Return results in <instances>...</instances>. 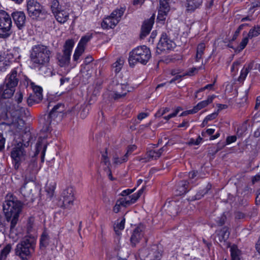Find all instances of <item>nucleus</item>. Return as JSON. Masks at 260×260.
I'll return each instance as SVG.
<instances>
[{
	"label": "nucleus",
	"mask_w": 260,
	"mask_h": 260,
	"mask_svg": "<svg viewBox=\"0 0 260 260\" xmlns=\"http://www.w3.org/2000/svg\"><path fill=\"white\" fill-rule=\"evenodd\" d=\"M15 24L19 29H22L25 25L26 16L22 11H15L11 14Z\"/></svg>",
	"instance_id": "2eb2a0df"
},
{
	"label": "nucleus",
	"mask_w": 260,
	"mask_h": 260,
	"mask_svg": "<svg viewBox=\"0 0 260 260\" xmlns=\"http://www.w3.org/2000/svg\"><path fill=\"white\" fill-rule=\"evenodd\" d=\"M12 22L11 16L6 11L0 10V38L6 39L11 35Z\"/></svg>",
	"instance_id": "0eeeda50"
},
{
	"label": "nucleus",
	"mask_w": 260,
	"mask_h": 260,
	"mask_svg": "<svg viewBox=\"0 0 260 260\" xmlns=\"http://www.w3.org/2000/svg\"><path fill=\"white\" fill-rule=\"evenodd\" d=\"M0 227L4 228L5 230L9 229L10 230V221H8L6 217H4L0 214Z\"/></svg>",
	"instance_id": "a19ab883"
},
{
	"label": "nucleus",
	"mask_w": 260,
	"mask_h": 260,
	"mask_svg": "<svg viewBox=\"0 0 260 260\" xmlns=\"http://www.w3.org/2000/svg\"><path fill=\"white\" fill-rule=\"evenodd\" d=\"M170 0H160V7L158 10H162L165 12H168L170 11L169 2Z\"/></svg>",
	"instance_id": "ea45409f"
},
{
	"label": "nucleus",
	"mask_w": 260,
	"mask_h": 260,
	"mask_svg": "<svg viewBox=\"0 0 260 260\" xmlns=\"http://www.w3.org/2000/svg\"><path fill=\"white\" fill-rule=\"evenodd\" d=\"M189 182L188 181L184 180L180 182V186L179 187L178 190L180 192V194H183L186 193L189 188Z\"/></svg>",
	"instance_id": "c9c22d12"
},
{
	"label": "nucleus",
	"mask_w": 260,
	"mask_h": 260,
	"mask_svg": "<svg viewBox=\"0 0 260 260\" xmlns=\"http://www.w3.org/2000/svg\"><path fill=\"white\" fill-rule=\"evenodd\" d=\"M213 86H214V83L207 84L204 87L201 88L198 90H197V93H199L200 92H202L206 89L212 90L213 88Z\"/></svg>",
	"instance_id": "13d9d810"
},
{
	"label": "nucleus",
	"mask_w": 260,
	"mask_h": 260,
	"mask_svg": "<svg viewBox=\"0 0 260 260\" xmlns=\"http://www.w3.org/2000/svg\"><path fill=\"white\" fill-rule=\"evenodd\" d=\"M260 34V25L254 26L253 28L250 29L248 36L250 39L256 37Z\"/></svg>",
	"instance_id": "58836bf2"
},
{
	"label": "nucleus",
	"mask_w": 260,
	"mask_h": 260,
	"mask_svg": "<svg viewBox=\"0 0 260 260\" xmlns=\"http://www.w3.org/2000/svg\"><path fill=\"white\" fill-rule=\"evenodd\" d=\"M23 203L11 194H7L3 204V210L8 221H10V232H13L18 222Z\"/></svg>",
	"instance_id": "f257e3e1"
},
{
	"label": "nucleus",
	"mask_w": 260,
	"mask_h": 260,
	"mask_svg": "<svg viewBox=\"0 0 260 260\" xmlns=\"http://www.w3.org/2000/svg\"><path fill=\"white\" fill-rule=\"evenodd\" d=\"M241 64V62L239 60H237L233 63L231 67V72H234L236 70H238V67Z\"/></svg>",
	"instance_id": "e2e57ef3"
},
{
	"label": "nucleus",
	"mask_w": 260,
	"mask_h": 260,
	"mask_svg": "<svg viewBox=\"0 0 260 260\" xmlns=\"http://www.w3.org/2000/svg\"><path fill=\"white\" fill-rule=\"evenodd\" d=\"M9 118L8 115V111L6 108H0V121L7 120ZM0 125H6L10 126L11 123H7L5 121H2L0 123Z\"/></svg>",
	"instance_id": "c756f323"
},
{
	"label": "nucleus",
	"mask_w": 260,
	"mask_h": 260,
	"mask_svg": "<svg viewBox=\"0 0 260 260\" xmlns=\"http://www.w3.org/2000/svg\"><path fill=\"white\" fill-rule=\"evenodd\" d=\"M34 186V181L26 180L25 178L24 183L20 188V192L24 197H29L31 194L32 188Z\"/></svg>",
	"instance_id": "412c9836"
},
{
	"label": "nucleus",
	"mask_w": 260,
	"mask_h": 260,
	"mask_svg": "<svg viewBox=\"0 0 260 260\" xmlns=\"http://www.w3.org/2000/svg\"><path fill=\"white\" fill-rule=\"evenodd\" d=\"M12 249V245L8 244L0 251V260H6Z\"/></svg>",
	"instance_id": "473e14b6"
},
{
	"label": "nucleus",
	"mask_w": 260,
	"mask_h": 260,
	"mask_svg": "<svg viewBox=\"0 0 260 260\" xmlns=\"http://www.w3.org/2000/svg\"><path fill=\"white\" fill-rule=\"evenodd\" d=\"M36 240L34 237H25L18 243L15 249V254L21 260H28L35 251Z\"/></svg>",
	"instance_id": "20e7f679"
},
{
	"label": "nucleus",
	"mask_w": 260,
	"mask_h": 260,
	"mask_svg": "<svg viewBox=\"0 0 260 260\" xmlns=\"http://www.w3.org/2000/svg\"><path fill=\"white\" fill-rule=\"evenodd\" d=\"M217 115H218L217 112H214V113L208 115L207 116H206L205 117V118L206 119V120L208 121H210L211 120L215 119L217 117Z\"/></svg>",
	"instance_id": "338daca9"
},
{
	"label": "nucleus",
	"mask_w": 260,
	"mask_h": 260,
	"mask_svg": "<svg viewBox=\"0 0 260 260\" xmlns=\"http://www.w3.org/2000/svg\"><path fill=\"white\" fill-rule=\"evenodd\" d=\"M135 189H136V188H134V189H127L123 190L120 194L122 196H125L128 195V194L132 193V192H133Z\"/></svg>",
	"instance_id": "774afa93"
},
{
	"label": "nucleus",
	"mask_w": 260,
	"mask_h": 260,
	"mask_svg": "<svg viewBox=\"0 0 260 260\" xmlns=\"http://www.w3.org/2000/svg\"><path fill=\"white\" fill-rule=\"evenodd\" d=\"M202 3L203 0H186L187 11H194L200 7Z\"/></svg>",
	"instance_id": "bb28decb"
},
{
	"label": "nucleus",
	"mask_w": 260,
	"mask_h": 260,
	"mask_svg": "<svg viewBox=\"0 0 260 260\" xmlns=\"http://www.w3.org/2000/svg\"><path fill=\"white\" fill-rule=\"evenodd\" d=\"M62 206L67 209H71L75 200L73 188L69 187L64 189L62 193Z\"/></svg>",
	"instance_id": "4468645a"
},
{
	"label": "nucleus",
	"mask_w": 260,
	"mask_h": 260,
	"mask_svg": "<svg viewBox=\"0 0 260 260\" xmlns=\"http://www.w3.org/2000/svg\"><path fill=\"white\" fill-rule=\"evenodd\" d=\"M85 49L83 48L77 46L76 48L74 55H73V60L75 61H78L80 57L82 55V54L84 53Z\"/></svg>",
	"instance_id": "79ce46f5"
},
{
	"label": "nucleus",
	"mask_w": 260,
	"mask_h": 260,
	"mask_svg": "<svg viewBox=\"0 0 260 260\" xmlns=\"http://www.w3.org/2000/svg\"><path fill=\"white\" fill-rule=\"evenodd\" d=\"M248 73H249V72L248 71H247L245 69V68H244L241 72L240 76H239V77L238 78V81H243L245 80V79L246 78Z\"/></svg>",
	"instance_id": "5fc2aeb1"
},
{
	"label": "nucleus",
	"mask_w": 260,
	"mask_h": 260,
	"mask_svg": "<svg viewBox=\"0 0 260 260\" xmlns=\"http://www.w3.org/2000/svg\"><path fill=\"white\" fill-rule=\"evenodd\" d=\"M17 72L16 69H13L11 74L8 75L5 82V85L7 87L15 88L18 83V79L17 78Z\"/></svg>",
	"instance_id": "6ab92c4d"
},
{
	"label": "nucleus",
	"mask_w": 260,
	"mask_h": 260,
	"mask_svg": "<svg viewBox=\"0 0 260 260\" xmlns=\"http://www.w3.org/2000/svg\"><path fill=\"white\" fill-rule=\"evenodd\" d=\"M217 240L219 242H223L226 248L230 246V244L226 242L230 235V228L226 226L223 227L220 231H217Z\"/></svg>",
	"instance_id": "a211bd4d"
},
{
	"label": "nucleus",
	"mask_w": 260,
	"mask_h": 260,
	"mask_svg": "<svg viewBox=\"0 0 260 260\" xmlns=\"http://www.w3.org/2000/svg\"><path fill=\"white\" fill-rule=\"evenodd\" d=\"M50 242V238L47 233L43 232L40 239V247L41 248H46L49 245Z\"/></svg>",
	"instance_id": "cd10ccee"
},
{
	"label": "nucleus",
	"mask_w": 260,
	"mask_h": 260,
	"mask_svg": "<svg viewBox=\"0 0 260 260\" xmlns=\"http://www.w3.org/2000/svg\"><path fill=\"white\" fill-rule=\"evenodd\" d=\"M237 140V137L236 136H229L226 138L225 145H229L235 142Z\"/></svg>",
	"instance_id": "bf43d9fd"
},
{
	"label": "nucleus",
	"mask_w": 260,
	"mask_h": 260,
	"mask_svg": "<svg viewBox=\"0 0 260 260\" xmlns=\"http://www.w3.org/2000/svg\"><path fill=\"white\" fill-rule=\"evenodd\" d=\"M47 148L46 142L45 140H42L39 138L36 144V150L35 155L41 153V157L42 161H44V157L45 154V151Z\"/></svg>",
	"instance_id": "4be33fe9"
},
{
	"label": "nucleus",
	"mask_w": 260,
	"mask_h": 260,
	"mask_svg": "<svg viewBox=\"0 0 260 260\" xmlns=\"http://www.w3.org/2000/svg\"><path fill=\"white\" fill-rule=\"evenodd\" d=\"M34 94H37L39 96H42V88L40 86H37L34 88Z\"/></svg>",
	"instance_id": "052dcab7"
},
{
	"label": "nucleus",
	"mask_w": 260,
	"mask_h": 260,
	"mask_svg": "<svg viewBox=\"0 0 260 260\" xmlns=\"http://www.w3.org/2000/svg\"><path fill=\"white\" fill-rule=\"evenodd\" d=\"M125 9L121 7L120 9L115 10L109 16V18L106 19L103 21L104 24L107 25L106 28L109 27L113 28L115 27L120 21L121 16L123 15Z\"/></svg>",
	"instance_id": "f8f14e48"
},
{
	"label": "nucleus",
	"mask_w": 260,
	"mask_h": 260,
	"mask_svg": "<svg viewBox=\"0 0 260 260\" xmlns=\"http://www.w3.org/2000/svg\"><path fill=\"white\" fill-rule=\"evenodd\" d=\"M146 156L148 161L150 160V159H156L159 157L157 154V151L153 150H150L147 151Z\"/></svg>",
	"instance_id": "c03bdc74"
},
{
	"label": "nucleus",
	"mask_w": 260,
	"mask_h": 260,
	"mask_svg": "<svg viewBox=\"0 0 260 260\" xmlns=\"http://www.w3.org/2000/svg\"><path fill=\"white\" fill-rule=\"evenodd\" d=\"M202 140V138L199 136L196 140L193 139H190L189 143V144H194L197 145L201 143Z\"/></svg>",
	"instance_id": "69168bd1"
},
{
	"label": "nucleus",
	"mask_w": 260,
	"mask_h": 260,
	"mask_svg": "<svg viewBox=\"0 0 260 260\" xmlns=\"http://www.w3.org/2000/svg\"><path fill=\"white\" fill-rule=\"evenodd\" d=\"M247 130V123L244 122L237 129V134L241 136Z\"/></svg>",
	"instance_id": "6e6d98bb"
},
{
	"label": "nucleus",
	"mask_w": 260,
	"mask_h": 260,
	"mask_svg": "<svg viewBox=\"0 0 260 260\" xmlns=\"http://www.w3.org/2000/svg\"><path fill=\"white\" fill-rule=\"evenodd\" d=\"M39 170L37 159L35 156H33L29 160L27 168L25 172V177L26 180L29 181H35L36 180V175Z\"/></svg>",
	"instance_id": "ddd939ff"
},
{
	"label": "nucleus",
	"mask_w": 260,
	"mask_h": 260,
	"mask_svg": "<svg viewBox=\"0 0 260 260\" xmlns=\"http://www.w3.org/2000/svg\"><path fill=\"white\" fill-rule=\"evenodd\" d=\"M201 68H202V67H200L198 68H192L189 69V71L186 73L185 74V75L192 76L193 75V73L195 71H197L199 70H200Z\"/></svg>",
	"instance_id": "0e129e2a"
},
{
	"label": "nucleus",
	"mask_w": 260,
	"mask_h": 260,
	"mask_svg": "<svg viewBox=\"0 0 260 260\" xmlns=\"http://www.w3.org/2000/svg\"><path fill=\"white\" fill-rule=\"evenodd\" d=\"M153 23L154 18L153 17H151L149 19L144 22L141 27V31L140 35L141 39H144L149 34Z\"/></svg>",
	"instance_id": "aec40b11"
},
{
	"label": "nucleus",
	"mask_w": 260,
	"mask_h": 260,
	"mask_svg": "<svg viewBox=\"0 0 260 260\" xmlns=\"http://www.w3.org/2000/svg\"><path fill=\"white\" fill-rule=\"evenodd\" d=\"M145 186H143L137 193H134L127 198H124L125 203L127 204V206L131 204L135 203L137 200L140 198L142 193L143 192Z\"/></svg>",
	"instance_id": "393cba45"
},
{
	"label": "nucleus",
	"mask_w": 260,
	"mask_h": 260,
	"mask_svg": "<svg viewBox=\"0 0 260 260\" xmlns=\"http://www.w3.org/2000/svg\"><path fill=\"white\" fill-rule=\"evenodd\" d=\"M226 219V216L225 215L224 213H223L220 217L217 218L216 223L217 225L218 226L223 225L225 223Z\"/></svg>",
	"instance_id": "3c124183"
},
{
	"label": "nucleus",
	"mask_w": 260,
	"mask_h": 260,
	"mask_svg": "<svg viewBox=\"0 0 260 260\" xmlns=\"http://www.w3.org/2000/svg\"><path fill=\"white\" fill-rule=\"evenodd\" d=\"M27 10L28 16L31 19L36 20L45 19L48 14L44 7L35 0H29L27 1Z\"/></svg>",
	"instance_id": "39448f33"
},
{
	"label": "nucleus",
	"mask_w": 260,
	"mask_h": 260,
	"mask_svg": "<svg viewBox=\"0 0 260 260\" xmlns=\"http://www.w3.org/2000/svg\"><path fill=\"white\" fill-rule=\"evenodd\" d=\"M42 96H39L37 94H30L27 98V102L29 106H31L34 104L39 103L42 100Z\"/></svg>",
	"instance_id": "72a5a7b5"
},
{
	"label": "nucleus",
	"mask_w": 260,
	"mask_h": 260,
	"mask_svg": "<svg viewBox=\"0 0 260 260\" xmlns=\"http://www.w3.org/2000/svg\"><path fill=\"white\" fill-rule=\"evenodd\" d=\"M51 52L46 46L36 45L30 51L29 58L35 67L46 65L50 61Z\"/></svg>",
	"instance_id": "f03ea898"
},
{
	"label": "nucleus",
	"mask_w": 260,
	"mask_h": 260,
	"mask_svg": "<svg viewBox=\"0 0 260 260\" xmlns=\"http://www.w3.org/2000/svg\"><path fill=\"white\" fill-rule=\"evenodd\" d=\"M125 218H123L119 222L114 226V231L117 235H119V230H122L124 228Z\"/></svg>",
	"instance_id": "de8ad7c7"
},
{
	"label": "nucleus",
	"mask_w": 260,
	"mask_h": 260,
	"mask_svg": "<svg viewBox=\"0 0 260 260\" xmlns=\"http://www.w3.org/2000/svg\"><path fill=\"white\" fill-rule=\"evenodd\" d=\"M120 206H123L124 207L127 206V204H126V203H125L124 198H121L116 201V204L113 209V211L116 213L119 212L120 211Z\"/></svg>",
	"instance_id": "4c0bfd02"
},
{
	"label": "nucleus",
	"mask_w": 260,
	"mask_h": 260,
	"mask_svg": "<svg viewBox=\"0 0 260 260\" xmlns=\"http://www.w3.org/2000/svg\"><path fill=\"white\" fill-rule=\"evenodd\" d=\"M151 57L149 48L145 45L140 46L129 52L128 62L131 67H134L137 62L145 65Z\"/></svg>",
	"instance_id": "7ed1b4c3"
},
{
	"label": "nucleus",
	"mask_w": 260,
	"mask_h": 260,
	"mask_svg": "<svg viewBox=\"0 0 260 260\" xmlns=\"http://www.w3.org/2000/svg\"><path fill=\"white\" fill-rule=\"evenodd\" d=\"M15 88L7 87L6 85L0 86V97L2 99H9L14 94Z\"/></svg>",
	"instance_id": "5701e85b"
},
{
	"label": "nucleus",
	"mask_w": 260,
	"mask_h": 260,
	"mask_svg": "<svg viewBox=\"0 0 260 260\" xmlns=\"http://www.w3.org/2000/svg\"><path fill=\"white\" fill-rule=\"evenodd\" d=\"M249 38L248 36L244 38L239 45L235 49V51L239 52L244 49L248 42Z\"/></svg>",
	"instance_id": "37998d69"
},
{
	"label": "nucleus",
	"mask_w": 260,
	"mask_h": 260,
	"mask_svg": "<svg viewBox=\"0 0 260 260\" xmlns=\"http://www.w3.org/2000/svg\"><path fill=\"white\" fill-rule=\"evenodd\" d=\"M205 48V45L204 43H200L198 45L196 56V60L197 61H199V60L202 58V56L204 54Z\"/></svg>",
	"instance_id": "e433bc0d"
},
{
	"label": "nucleus",
	"mask_w": 260,
	"mask_h": 260,
	"mask_svg": "<svg viewBox=\"0 0 260 260\" xmlns=\"http://www.w3.org/2000/svg\"><path fill=\"white\" fill-rule=\"evenodd\" d=\"M25 156L26 151L24 145L21 142L18 143L12 149L11 152V157L15 169H18L21 162L25 159Z\"/></svg>",
	"instance_id": "9d476101"
},
{
	"label": "nucleus",
	"mask_w": 260,
	"mask_h": 260,
	"mask_svg": "<svg viewBox=\"0 0 260 260\" xmlns=\"http://www.w3.org/2000/svg\"><path fill=\"white\" fill-rule=\"evenodd\" d=\"M162 247L153 245L149 249L147 257L150 260H160L162 257Z\"/></svg>",
	"instance_id": "f3484780"
},
{
	"label": "nucleus",
	"mask_w": 260,
	"mask_h": 260,
	"mask_svg": "<svg viewBox=\"0 0 260 260\" xmlns=\"http://www.w3.org/2000/svg\"><path fill=\"white\" fill-rule=\"evenodd\" d=\"M242 29H243V25H240L235 31L232 41H234L237 39Z\"/></svg>",
	"instance_id": "680f3d73"
},
{
	"label": "nucleus",
	"mask_w": 260,
	"mask_h": 260,
	"mask_svg": "<svg viewBox=\"0 0 260 260\" xmlns=\"http://www.w3.org/2000/svg\"><path fill=\"white\" fill-rule=\"evenodd\" d=\"M198 172L196 171L190 172L188 174L189 179L187 180L189 182V184L194 183L198 179Z\"/></svg>",
	"instance_id": "a18cd8bd"
},
{
	"label": "nucleus",
	"mask_w": 260,
	"mask_h": 260,
	"mask_svg": "<svg viewBox=\"0 0 260 260\" xmlns=\"http://www.w3.org/2000/svg\"><path fill=\"white\" fill-rule=\"evenodd\" d=\"M124 63L123 59L119 58L116 62L113 63L112 68L116 74L118 73L121 70Z\"/></svg>",
	"instance_id": "f704fd0d"
},
{
	"label": "nucleus",
	"mask_w": 260,
	"mask_h": 260,
	"mask_svg": "<svg viewBox=\"0 0 260 260\" xmlns=\"http://www.w3.org/2000/svg\"><path fill=\"white\" fill-rule=\"evenodd\" d=\"M51 9L53 14L54 13H56V12L61 9L59 6V2L57 0H53L52 2Z\"/></svg>",
	"instance_id": "09e8293b"
},
{
	"label": "nucleus",
	"mask_w": 260,
	"mask_h": 260,
	"mask_svg": "<svg viewBox=\"0 0 260 260\" xmlns=\"http://www.w3.org/2000/svg\"><path fill=\"white\" fill-rule=\"evenodd\" d=\"M40 74L44 76H48L52 73L50 69L47 67L46 65H40L39 67Z\"/></svg>",
	"instance_id": "49530a36"
},
{
	"label": "nucleus",
	"mask_w": 260,
	"mask_h": 260,
	"mask_svg": "<svg viewBox=\"0 0 260 260\" xmlns=\"http://www.w3.org/2000/svg\"><path fill=\"white\" fill-rule=\"evenodd\" d=\"M53 14L56 20L60 23H64L69 19V14L65 10L60 9Z\"/></svg>",
	"instance_id": "b1692460"
},
{
	"label": "nucleus",
	"mask_w": 260,
	"mask_h": 260,
	"mask_svg": "<svg viewBox=\"0 0 260 260\" xmlns=\"http://www.w3.org/2000/svg\"><path fill=\"white\" fill-rule=\"evenodd\" d=\"M211 188V185L210 184H208L206 187L199 191L196 194L192 197L193 200H197L201 199L204 196L208 193L209 190Z\"/></svg>",
	"instance_id": "2f4dec72"
},
{
	"label": "nucleus",
	"mask_w": 260,
	"mask_h": 260,
	"mask_svg": "<svg viewBox=\"0 0 260 260\" xmlns=\"http://www.w3.org/2000/svg\"><path fill=\"white\" fill-rule=\"evenodd\" d=\"M83 76H86L87 78L91 77L92 74V70H90L89 66L84 67L83 69L81 70Z\"/></svg>",
	"instance_id": "8fccbe9b"
},
{
	"label": "nucleus",
	"mask_w": 260,
	"mask_h": 260,
	"mask_svg": "<svg viewBox=\"0 0 260 260\" xmlns=\"http://www.w3.org/2000/svg\"><path fill=\"white\" fill-rule=\"evenodd\" d=\"M215 98V95H212L208 96L207 100L203 101L199 103L196 106H195L193 108L194 113H197L200 110L207 106L209 104H210L212 102L213 99Z\"/></svg>",
	"instance_id": "a878e982"
},
{
	"label": "nucleus",
	"mask_w": 260,
	"mask_h": 260,
	"mask_svg": "<svg viewBox=\"0 0 260 260\" xmlns=\"http://www.w3.org/2000/svg\"><path fill=\"white\" fill-rule=\"evenodd\" d=\"M109 89L112 92L111 97L114 100H118L124 98L129 92L127 84H120L117 79H114L109 86Z\"/></svg>",
	"instance_id": "6e6552de"
},
{
	"label": "nucleus",
	"mask_w": 260,
	"mask_h": 260,
	"mask_svg": "<svg viewBox=\"0 0 260 260\" xmlns=\"http://www.w3.org/2000/svg\"><path fill=\"white\" fill-rule=\"evenodd\" d=\"M231 260H240V250L235 245H232L230 248Z\"/></svg>",
	"instance_id": "7c9ffc66"
},
{
	"label": "nucleus",
	"mask_w": 260,
	"mask_h": 260,
	"mask_svg": "<svg viewBox=\"0 0 260 260\" xmlns=\"http://www.w3.org/2000/svg\"><path fill=\"white\" fill-rule=\"evenodd\" d=\"M74 46V41L73 40H67L63 45V53L57 54V59L60 67L66 66L69 63L71 52Z\"/></svg>",
	"instance_id": "1a4fd4ad"
},
{
	"label": "nucleus",
	"mask_w": 260,
	"mask_h": 260,
	"mask_svg": "<svg viewBox=\"0 0 260 260\" xmlns=\"http://www.w3.org/2000/svg\"><path fill=\"white\" fill-rule=\"evenodd\" d=\"M144 229L143 225L140 224L134 229L131 237V242L132 246H136V244L140 242V240L143 237Z\"/></svg>",
	"instance_id": "dca6fc26"
},
{
	"label": "nucleus",
	"mask_w": 260,
	"mask_h": 260,
	"mask_svg": "<svg viewBox=\"0 0 260 260\" xmlns=\"http://www.w3.org/2000/svg\"><path fill=\"white\" fill-rule=\"evenodd\" d=\"M162 10H158V15L157 17V20L160 21H164L166 19V16L167 15L168 12H165Z\"/></svg>",
	"instance_id": "603ef678"
},
{
	"label": "nucleus",
	"mask_w": 260,
	"mask_h": 260,
	"mask_svg": "<svg viewBox=\"0 0 260 260\" xmlns=\"http://www.w3.org/2000/svg\"><path fill=\"white\" fill-rule=\"evenodd\" d=\"M93 38V34L88 32L81 38L78 46L85 49V47L87 43Z\"/></svg>",
	"instance_id": "c85d7f7f"
},
{
	"label": "nucleus",
	"mask_w": 260,
	"mask_h": 260,
	"mask_svg": "<svg viewBox=\"0 0 260 260\" xmlns=\"http://www.w3.org/2000/svg\"><path fill=\"white\" fill-rule=\"evenodd\" d=\"M64 106L61 103H58L53 107L48 114L44 115V117L40 120V123L43 124V130L45 132L51 131L50 125L52 120L57 117L58 114L63 111Z\"/></svg>",
	"instance_id": "423d86ee"
},
{
	"label": "nucleus",
	"mask_w": 260,
	"mask_h": 260,
	"mask_svg": "<svg viewBox=\"0 0 260 260\" xmlns=\"http://www.w3.org/2000/svg\"><path fill=\"white\" fill-rule=\"evenodd\" d=\"M175 47V44L171 40L166 33H162L157 43L156 53L161 54L162 52H166L172 50Z\"/></svg>",
	"instance_id": "9b49d317"
},
{
	"label": "nucleus",
	"mask_w": 260,
	"mask_h": 260,
	"mask_svg": "<svg viewBox=\"0 0 260 260\" xmlns=\"http://www.w3.org/2000/svg\"><path fill=\"white\" fill-rule=\"evenodd\" d=\"M127 160V155H124L122 157L119 158L118 157L114 156V162L116 164H121Z\"/></svg>",
	"instance_id": "864d4df0"
},
{
	"label": "nucleus",
	"mask_w": 260,
	"mask_h": 260,
	"mask_svg": "<svg viewBox=\"0 0 260 260\" xmlns=\"http://www.w3.org/2000/svg\"><path fill=\"white\" fill-rule=\"evenodd\" d=\"M245 216V214L241 212L237 211L235 213V218L236 220L243 219Z\"/></svg>",
	"instance_id": "4d7b16f0"
}]
</instances>
